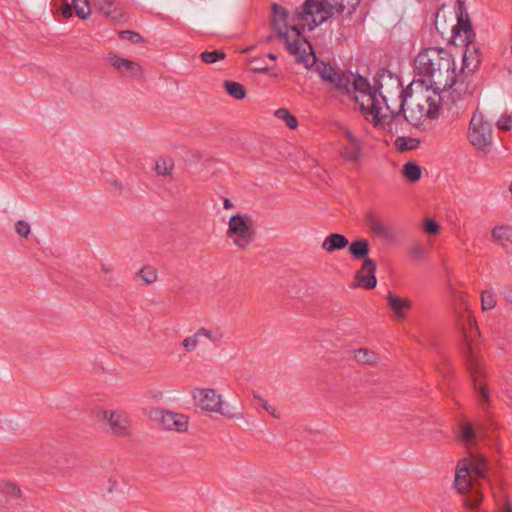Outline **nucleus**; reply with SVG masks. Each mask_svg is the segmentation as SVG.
<instances>
[{"label": "nucleus", "mask_w": 512, "mask_h": 512, "mask_svg": "<svg viewBox=\"0 0 512 512\" xmlns=\"http://www.w3.org/2000/svg\"><path fill=\"white\" fill-rule=\"evenodd\" d=\"M440 512H452L450 510H441Z\"/></svg>", "instance_id": "obj_49"}, {"label": "nucleus", "mask_w": 512, "mask_h": 512, "mask_svg": "<svg viewBox=\"0 0 512 512\" xmlns=\"http://www.w3.org/2000/svg\"><path fill=\"white\" fill-rule=\"evenodd\" d=\"M501 294L505 301L512 305V285L505 286Z\"/></svg>", "instance_id": "obj_44"}, {"label": "nucleus", "mask_w": 512, "mask_h": 512, "mask_svg": "<svg viewBox=\"0 0 512 512\" xmlns=\"http://www.w3.org/2000/svg\"><path fill=\"white\" fill-rule=\"evenodd\" d=\"M350 0H306L302 10L293 16L287 11L274 5V28L280 39L284 42L290 54L297 61L305 64L307 68L315 65L320 78L331 89L345 91L353 94V81L350 77L337 72L330 64H316V57L310 43L301 35L300 27L312 30L332 16L334 11L344 10L352 6Z\"/></svg>", "instance_id": "obj_1"}, {"label": "nucleus", "mask_w": 512, "mask_h": 512, "mask_svg": "<svg viewBox=\"0 0 512 512\" xmlns=\"http://www.w3.org/2000/svg\"><path fill=\"white\" fill-rule=\"evenodd\" d=\"M202 61L206 64H213L217 61L223 60L226 54L221 50L205 51L200 55Z\"/></svg>", "instance_id": "obj_34"}, {"label": "nucleus", "mask_w": 512, "mask_h": 512, "mask_svg": "<svg viewBox=\"0 0 512 512\" xmlns=\"http://www.w3.org/2000/svg\"><path fill=\"white\" fill-rule=\"evenodd\" d=\"M488 459L480 453L470 452L461 458L455 468L454 488L462 495L465 508L476 510L483 501L481 480L488 479Z\"/></svg>", "instance_id": "obj_4"}, {"label": "nucleus", "mask_w": 512, "mask_h": 512, "mask_svg": "<svg viewBox=\"0 0 512 512\" xmlns=\"http://www.w3.org/2000/svg\"><path fill=\"white\" fill-rule=\"evenodd\" d=\"M424 229L427 233L437 235L440 231V226L433 219H428L424 223Z\"/></svg>", "instance_id": "obj_40"}, {"label": "nucleus", "mask_w": 512, "mask_h": 512, "mask_svg": "<svg viewBox=\"0 0 512 512\" xmlns=\"http://www.w3.org/2000/svg\"><path fill=\"white\" fill-rule=\"evenodd\" d=\"M353 359L359 364L376 365L381 361L378 353L367 348H359L354 351Z\"/></svg>", "instance_id": "obj_22"}, {"label": "nucleus", "mask_w": 512, "mask_h": 512, "mask_svg": "<svg viewBox=\"0 0 512 512\" xmlns=\"http://www.w3.org/2000/svg\"><path fill=\"white\" fill-rule=\"evenodd\" d=\"M192 395L196 405L204 412L217 413L227 418L235 416L222 394L213 388H195Z\"/></svg>", "instance_id": "obj_10"}, {"label": "nucleus", "mask_w": 512, "mask_h": 512, "mask_svg": "<svg viewBox=\"0 0 512 512\" xmlns=\"http://www.w3.org/2000/svg\"><path fill=\"white\" fill-rule=\"evenodd\" d=\"M119 36L122 40H126L131 43H143L144 42V39L141 37L140 34L130 31V30L120 31Z\"/></svg>", "instance_id": "obj_36"}, {"label": "nucleus", "mask_w": 512, "mask_h": 512, "mask_svg": "<svg viewBox=\"0 0 512 512\" xmlns=\"http://www.w3.org/2000/svg\"><path fill=\"white\" fill-rule=\"evenodd\" d=\"M0 493L15 499H21L23 497L21 487L15 481L6 478L0 479Z\"/></svg>", "instance_id": "obj_25"}, {"label": "nucleus", "mask_w": 512, "mask_h": 512, "mask_svg": "<svg viewBox=\"0 0 512 512\" xmlns=\"http://www.w3.org/2000/svg\"><path fill=\"white\" fill-rule=\"evenodd\" d=\"M386 300L393 317L398 321L404 320L407 312L412 308V301L409 298L400 297L393 292L387 293Z\"/></svg>", "instance_id": "obj_16"}, {"label": "nucleus", "mask_w": 512, "mask_h": 512, "mask_svg": "<svg viewBox=\"0 0 512 512\" xmlns=\"http://www.w3.org/2000/svg\"><path fill=\"white\" fill-rule=\"evenodd\" d=\"M254 397L259 401L260 405L268 414H270L274 418H279V414L277 413L276 408L273 405L269 404L266 400H264L258 395H254Z\"/></svg>", "instance_id": "obj_39"}, {"label": "nucleus", "mask_w": 512, "mask_h": 512, "mask_svg": "<svg viewBox=\"0 0 512 512\" xmlns=\"http://www.w3.org/2000/svg\"><path fill=\"white\" fill-rule=\"evenodd\" d=\"M461 436L463 440L469 441L475 437L474 429L470 424H466L462 428Z\"/></svg>", "instance_id": "obj_42"}, {"label": "nucleus", "mask_w": 512, "mask_h": 512, "mask_svg": "<svg viewBox=\"0 0 512 512\" xmlns=\"http://www.w3.org/2000/svg\"><path fill=\"white\" fill-rule=\"evenodd\" d=\"M403 176L410 182H416L421 178V167L415 162H407L402 169Z\"/></svg>", "instance_id": "obj_27"}, {"label": "nucleus", "mask_w": 512, "mask_h": 512, "mask_svg": "<svg viewBox=\"0 0 512 512\" xmlns=\"http://www.w3.org/2000/svg\"><path fill=\"white\" fill-rule=\"evenodd\" d=\"M207 338L211 341H215L216 338L214 337V334L211 330H208L206 328H200L197 330L194 334L187 336L182 341V347L186 352H192L197 349L201 338Z\"/></svg>", "instance_id": "obj_19"}, {"label": "nucleus", "mask_w": 512, "mask_h": 512, "mask_svg": "<svg viewBox=\"0 0 512 512\" xmlns=\"http://www.w3.org/2000/svg\"><path fill=\"white\" fill-rule=\"evenodd\" d=\"M467 139L480 153L487 155L492 148L493 134L490 123L480 112H475L470 120Z\"/></svg>", "instance_id": "obj_9"}, {"label": "nucleus", "mask_w": 512, "mask_h": 512, "mask_svg": "<svg viewBox=\"0 0 512 512\" xmlns=\"http://www.w3.org/2000/svg\"><path fill=\"white\" fill-rule=\"evenodd\" d=\"M107 59L111 66L128 77H142L144 74L143 68L138 63L121 58L116 54H109Z\"/></svg>", "instance_id": "obj_17"}, {"label": "nucleus", "mask_w": 512, "mask_h": 512, "mask_svg": "<svg viewBox=\"0 0 512 512\" xmlns=\"http://www.w3.org/2000/svg\"><path fill=\"white\" fill-rule=\"evenodd\" d=\"M493 497L495 499L499 512H512V504L507 495H503V497H498L496 494H493Z\"/></svg>", "instance_id": "obj_35"}, {"label": "nucleus", "mask_w": 512, "mask_h": 512, "mask_svg": "<svg viewBox=\"0 0 512 512\" xmlns=\"http://www.w3.org/2000/svg\"><path fill=\"white\" fill-rule=\"evenodd\" d=\"M349 244L348 238L340 233H331L329 234L321 244V248L326 253H333L337 250H342L347 247Z\"/></svg>", "instance_id": "obj_20"}, {"label": "nucleus", "mask_w": 512, "mask_h": 512, "mask_svg": "<svg viewBox=\"0 0 512 512\" xmlns=\"http://www.w3.org/2000/svg\"><path fill=\"white\" fill-rule=\"evenodd\" d=\"M252 70H253L254 72H257V73H260V72H266V71H267V67H265V66H261V64H258V65H256V66H254V67L252 68Z\"/></svg>", "instance_id": "obj_46"}, {"label": "nucleus", "mask_w": 512, "mask_h": 512, "mask_svg": "<svg viewBox=\"0 0 512 512\" xmlns=\"http://www.w3.org/2000/svg\"><path fill=\"white\" fill-rule=\"evenodd\" d=\"M96 416L104 420L108 431L120 438H128L132 435V424L128 415L121 410L98 409Z\"/></svg>", "instance_id": "obj_11"}, {"label": "nucleus", "mask_w": 512, "mask_h": 512, "mask_svg": "<svg viewBox=\"0 0 512 512\" xmlns=\"http://www.w3.org/2000/svg\"><path fill=\"white\" fill-rule=\"evenodd\" d=\"M491 236L495 243L505 248L512 247V226H495L491 231Z\"/></svg>", "instance_id": "obj_21"}, {"label": "nucleus", "mask_w": 512, "mask_h": 512, "mask_svg": "<svg viewBox=\"0 0 512 512\" xmlns=\"http://www.w3.org/2000/svg\"><path fill=\"white\" fill-rule=\"evenodd\" d=\"M381 100L364 77L353 79V99L366 120L382 132L398 133L403 124L401 112L406 102L405 90L398 79L390 78L379 87Z\"/></svg>", "instance_id": "obj_2"}, {"label": "nucleus", "mask_w": 512, "mask_h": 512, "mask_svg": "<svg viewBox=\"0 0 512 512\" xmlns=\"http://www.w3.org/2000/svg\"><path fill=\"white\" fill-rule=\"evenodd\" d=\"M509 190H510V192L512 193V185L510 186Z\"/></svg>", "instance_id": "obj_50"}, {"label": "nucleus", "mask_w": 512, "mask_h": 512, "mask_svg": "<svg viewBox=\"0 0 512 512\" xmlns=\"http://www.w3.org/2000/svg\"><path fill=\"white\" fill-rule=\"evenodd\" d=\"M409 254L416 259H420L424 255V248L421 244L415 243L409 248Z\"/></svg>", "instance_id": "obj_41"}, {"label": "nucleus", "mask_w": 512, "mask_h": 512, "mask_svg": "<svg viewBox=\"0 0 512 512\" xmlns=\"http://www.w3.org/2000/svg\"><path fill=\"white\" fill-rule=\"evenodd\" d=\"M343 136L347 142L340 149V156L350 163H358L363 156V141L350 130H344Z\"/></svg>", "instance_id": "obj_13"}, {"label": "nucleus", "mask_w": 512, "mask_h": 512, "mask_svg": "<svg viewBox=\"0 0 512 512\" xmlns=\"http://www.w3.org/2000/svg\"><path fill=\"white\" fill-rule=\"evenodd\" d=\"M455 12L442 6L435 15V28L443 39L454 43H467L475 37L464 4L457 0Z\"/></svg>", "instance_id": "obj_5"}, {"label": "nucleus", "mask_w": 512, "mask_h": 512, "mask_svg": "<svg viewBox=\"0 0 512 512\" xmlns=\"http://www.w3.org/2000/svg\"><path fill=\"white\" fill-rule=\"evenodd\" d=\"M267 57H268L269 59H271V60H276V55H274V54H272V53H269V54L267 55Z\"/></svg>", "instance_id": "obj_48"}, {"label": "nucleus", "mask_w": 512, "mask_h": 512, "mask_svg": "<svg viewBox=\"0 0 512 512\" xmlns=\"http://www.w3.org/2000/svg\"><path fill=\"white\" fill-rule=\"evenodd\" d=\"M462 334L464 341L463 353L466 357V367L473 381L474 390L479 393L485 403L489 404V390L484 383L485 371L481 359L472 349V342L478 336V327L476 320L471 315L467 316V323L462 326Z\"/></svg>", "instance_id": "obj_6"}, {"label": "nucleus", "mask_w": 512, "mask_h": 512, "mask_svg": "<svg viewBox=\"0 0 512 512\" xmlns=\"http://www.w3.org/2000/svg\"><path fill=\"white\" fill-rule=\"evenodd\" d=\"M15 231L19 236L26 238L30 234V225L24 220H19L15 224Z\"/></svg>", "instance_id": "obj_38"}, {"label": "nucleus", "mask_w": 512, "mask_h": 512, "mask_svg": "<svg viewBox=\"0 0 512 512\" xmlns=\"http://www.w3.org/2000/svg\"><path fill=\"white\" fill-rule=\"evenodd\" d=\"M223 206L227 210H231V209H233L235 207L233 202L230 199H228V198L224 199Z\"/></svg>", "instance_id": "obj_45"}, {"label": "nucleus", "mask_w": 512, "mask_h": 512, "mask_svg": "<svg viewBox=\"0 0 512 512\" xmlns=\"http://www.w3.org/2000/svg\"><path fill=\"white\" fill-rule=\"evenodd\" d=\"M376 263L371 258H366L354 277L353 287L373 289L377 285Z\"/></svg>", "instance_id": "obj_14"}, {"label": "nucleus", "mask_w": 512, "mask_h": 512, "mask_svg": "<svg viewBox=\"0 0 512 512\" xmlns=\"http://www.w3.org/2000/svg\"><path fill=\"white\" fill-rule=\"evenodd\" d=\"M159 426L168 432L185 433L189 429V417L182 413L169 410L157 412Z\"/></svg>", "instance_id": "obj_12"}, {"label": "nucleus", "mask_w": 512, "mask_h": 512, "mask_svg": "<svg viewBox=\"0 0 512 512\" xmlns=\"http://www.w3.org/2000/svg\"><path fill=\"white\" fill-rule=\"evenodd\" d=\"M497 304L496 295L492 290L483 291L481 294V308L483 311L493 309Z\"/></svg>", "instance_id": "obj_33"}, {"label": "nucleus", "mask_w": 512, "mask_h": 512, "mask_svg": "<svg viewBox=\"0 0 512 512\" xmlns=\"http://www.w3.org/2000/svg\"><path fill=\"white\" fill-rule=\"evenodd\" d=\"M367 226L372 233L386 241L395 242L397 240L394 228L376 215H369L367 217Z\"/></svg>", "instance_id": "obj_18"}, {"label": "nucleus", "mask_w": 512, "mask_h": 512, "mask_svg": "<svg viewBox=\"0 0 512 512\" xmlns=\"http://www.w3.org/2000/svg\"><path fill=\"white\" fill-rule=\"evenodd\" d=\"M61 14L65 18H70L73 14V6L70 5L68 2H64L63 5L60 7Z\"/></svg>", "instance_id": "obj_43"}, {"label": "nucleus", "mask_w": 512, "mask_h": 512, "mask_svg": "<svg viewBox=\"0 0 512 512\" xmlns=\"http://www.w3.org/2000/svg\"><path fill=\"white\" fill-rule=\"evenodd\" d=\"M496 126L499 130L509 131L512 129V116L503 114L496 122Z\"/></svg>", "instance_id": "obj_37"}, {"label": "nucleus", "mask_w": 512, "mask_h": 512, "mask_svg": "<svg viewBox=\"0 0 512 512\" xmlns=\"http://www.w3.org/2000/svg\"><path fill=\"white\" fill-rule=\"evenodd\" d=\"M460 93L446 96V91L427 85L425 91L411 94L410 100L418 107L421 116L433 117L440 106H448L450 101L455 103L459 100Z\"/></svg>", "instance_id": "obj_7"}, {"label": "nucleus", "mask_w": 512, "mask_h": 512, "mask_svg": "<svg viewBox=\"0 0 512 512\" xmlns=\"http://www.w3.org/2000/svg\"><path fill=\"white\" fill-rule=\"evenodd\" d=\"M475 37H472L467 43H454L456 46H464L463 52V65L462 71L465 73H473L475 72L482 60V55L479 47L474 42Z\"/></svg>", "instance_id": "obj_15"}, {"label": "nucleus", "mask_w": 512, "mask_h": 512, "mask_svg": "<svg viewBox=\"0 0 512 512\" xmlns=\"http://www.w3.org/2000/svg\"><path fill=\"white\" fill-rule=\"evenodd\" d=\"M256 230L251 216L236 214L227 222L226 238L237 249L246 250L255 240Z\"/></svg>", "instance_id": "obj_8"}, {"label": "nucleus", "mask_w": 512, "mask_h": 512, "mask_svg": "<svg viewBox=\"0 0 512 512\" xmlns=\"http://www.w3.org/2000/svg\"><path fill=\"white\" fill-rule=\"evenodd\" d=\"M275 117L282 120L287 127L294 130L298 127V121L296 117L286 108H279L274 113Z\"/></svg>", "instance_id": "obj_30"}, {"label": "nucleus", "mask_w": 512, "mask_h": 512, "mask_svg": "<svg viewBox=\"0 0 512 512\" xmlns=\"http://www.w3.org/2000/svg\"><path fill=\"white\" fill-rule=\"evenodd\" d=\"M419 81L435 89L446 91V96L467 93L464 83L457 82L454 59L445 48L429 47L422 50L414 60Z\"/></svg>", "instance_id": "obj_3"}, {"label": "nucleus", "mask_w": 512, "mask_h": 512, "mask_svg": "<svg viewBox=\"0 0 512 512\" xmlns=\"http://www.w3.org/2000/svg\"><path fill=\"white\" fill-rule=\"evenodd\" d=\"M99 10L105 17L112 20H119L122 16L116 4L111 0L101 1L99 3Z\"/></svg>", "instance_id": "obj_26"}, {"label": "nucleus", "mask_w": 512, "mask_h": 512, "mask_svg": "<svg viewBox=\"0 0 512 512\" xmlns=\"http://www.w3.org/2000/svg\"><path fill=\"white\" fill-rule=\"evenodd\" d=\"M174 168V162L171 158H158L155 165L157 175L170 177Z\"/></svg>", "instance_id": "obj_31"}, {"label": "nucleus", "mask_w": 512, "mask_h": 512, "mask_svg": "<svg viewBox=\"0 0 512 512\" xmlns=\"http://www.w3.org/2000/svg\"><path fill=\"white\" fill-rule=\"evenodd\" d=\"M135 277L141 285L148 286L157 281L158 271L152 265H144L136 272Z\"/></svg>", "instance_id": "obj_23"}, {"label": "nucleus", "mask_w": 512, "mask_h": 512, "mask_svg": "<svg viewBox=\"0 0 512 512\" xmlns=\"http://www.w3.org/2000/svg\"><path fill=\"white\" fill-rule=\"evenodd\" d=\"M101 270L104 273H111L112 272V269L110 267H108L107 265H105V264H101Z\"/></svg>", "instance_id": "obj_47"}, {"label": "nucleus", "mask_w": 512, "mask_h": 512, "mask_svg": "<svg viewBox=\"0 0 512 512\" xmlns=\"http://www.w3.org/2000/svg\"><path fill=\"white\" fill-rule=\"evenodd\" d=\"M420 141L412 137H398L395 140V147L399 152L415 150L419 147Z\"/></svg>", "instance_id": "obj_29"}, {"label": "nucleus", "mask_w": 512, "mask_h": 512, "mask_svg": "<svg viewBox=\"0 0 512 512\" xmlns=\"http://www.w3.org/2000/svg\"><path fill=\"white\" fill-rule=\"evenodd\" d=\"M72 6L76 15L81 19H87L91 14L88 0H72Z\"/></svg>", "instance_id": "obj_32"}, {"label": "nucleus", "mask_w": 512, "mask_h": 512, "mask_svg": "<svg viewBox=\"0 0 512 512\" xmlns=\"http://www.w3.org/2000/svg\"><path fill=\"white\" fill-rule=\"evenodd\" d=\"M223 85L226 92L233 98L237 100L245 98L246 89L241 83L235 81H225Z\"/></svg>", "instance_id": "obj_28"}, {"label": "nucleus", "mask_w": 512, "mask_h": 512, "mask_svg": "<svg viewBox=\"0 0 512 512\" xmlns=\"http://www.w3.org/2000/svg\"><path fill=\"white\" fill-rule=\"evenodd\" d=\"M349 245V253L355 259H363L365 260L369 254V242L367 239L360 238Z\"/></svg>", "instance_id": "obj_24"}]
</instances>
